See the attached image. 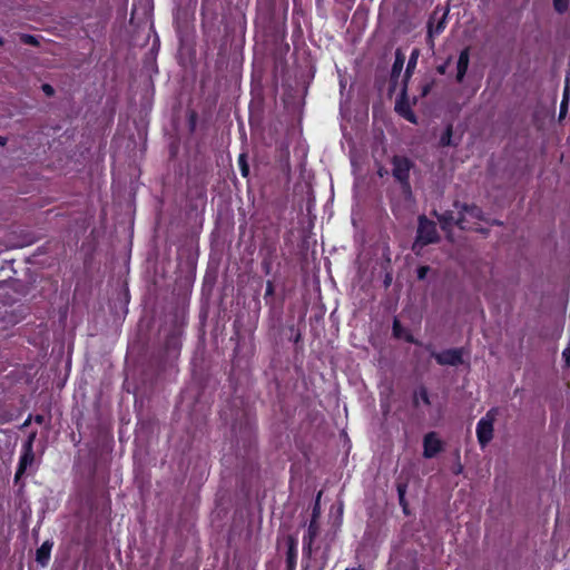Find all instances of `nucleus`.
<instances>
[{
  "instance_id": "4",
  "label": "nucleus",
  "mask_w": 570,
  "mask_h": 570,
  "mask_svg": "<svg viewBox=\"0 0 570 570\" xmlns=\"http://www.w3.org/2000/svg\"><path fill=\"white\" fill-rule=\"evenodd\" d=\"M498 415V409H491L476 424V438L484 448L493 438V424Z\"/></svg>"
},
{
  "instance_id": "8",
  "label": "nucleus",
  "mask_w": 570,
  "mask_h": 570,
  "mask_svg": "<svg viewBox=\"0 0 570 570\" xmlns=\"http://www.w3.org/2000/svg\"><path fill=\"white\" fill-rule=\"evenodd\" d=\"M395 110L400 116H402L411 124H417V118L411 109L405 90H403L401 97L396 100Z\"/></svg>"
},
{
  "instance_id": "35",
  "label": "nucleus",
  "mask_w": 570,
  "mask_h": 570,
  "mask_svg": "<svg viewBox=\"0 0 570 570\" xmlns=\"http://www.w3.org/2000/svg\"><path fill=\"white\" fill-rule=\"evenodd\" d=\"M8 139L3 136H0V146H4L7 144Z\"/></svg>"
},
{
  "instance_id": "36",
  "label": "nucleus",
  "mask_w": 570,
  "mask_h": 570,
  "mask_svg": "<svg viewBox=\"0 0 570 570\" xmlns=\"http://www.w3.org/2000/svg\"><path fill=\"white\" fill-rule=\"evenodd\" d=\"M264 267H265V273L268 274L269 273V265L268 264H264Z\"/></svg>"
},
{
  "instance_id": "10",
  "label": "nucleus",
  "mask_w": 570,
  "mask_h": 570,
  "mask_svg": "<svg viewBox=\"0 0 570 570\" xmlns=\"http://www.w3.org/2000/svg\"><path fill=\"white\" fill-rule=\"evenodd\" d=\"M446 27V12L443 13V16L439 19V21L434 24L433 18H430L428 22V42L431 45V47L434 46L433 38L435 36L441 35Z\"/></svg>"
},
{
  "instance_id": "14",
  "label": "nucleus",
  "mask_w": 570,
  "mask_h": 570,
  "mask_svg": "<svg viewBox=\"0 0 570 570\" xmlns=\"http://www.w3.org/2000/svg\"><path fill=\"white\" fill-rule=\"evenodd\" d=\"M452 137H453V125L448 124L440 137L439 146L440 147L456 146L458 142L453 141Z\"/></svg>"
},
{
  "instance_id": "30",
  "label": "nucleus",
  "mask_w": 570,
  "mask_h": 570,
  "mask_svg": "<svg viewBox=\"0 0 570 570\" xmlns=\"http://www.w3.org/2000/svg\"><path fill=\"white\" fill-rule=\"evenodd\" d=\"M196 118H197V115L195 111H191L190 116H189V127L191 130H194L195 126H196Z\"/></svg>"
},
{
  "instance_id": "9",
  "label": "nucleus",
  "mask_w": 570,
  "mask_h": 570,
  "mask_svg": "<svg viewBox=\"0 0 570 570\" xmlns=\"http://www.w3.org/2000/svg\"><path fill=\"white\" fill-rule=\"evenodd\" d=\"M432 355L441 365H458L462 363L460 350H446L441 353H433Z\"/></svg>"
},
{
  "instance_id": "34",
  "label": "nucleus",
  "mask_w": 570,
  "mask_h": 570,
  "mask_svg": "<svg viewBox=\"0 0 570 570\" xmlns=\"http://www.w3.org/2000/svg\"><path fill=\"white\" fill-rule=\"evenodd\" d=\"M377 174H379V176H380V177H383L384 175H386V174H387V170H386V169H384V168H380V169L377 170Z\"/></svg>"
},
{
  "instance_id": "32",
  "label": "nucleus",
  "mask_w": 570,
  "mask_h": 570,
  "mask_svg": "<svg viewBox=\"0 0 570 570\" xmlns=\"http://www.w3.org/2000/svg\"><path fill=\"white\" fill-rule=\"evenodd\" d=\"M432 89V83H425L423 87H422V92H421V96L422 97H425L430 94Z\"/></svg>"
},
{
  "instance_id": "11",
  "label": "nucleus",
  "mask_w": 570,
  "mask_h": 570,
  "mask_svg": "<svg viewBox=\"0 0 570 570\" xmlns=\"http://www.w3.org/2000/svg\"><path fill=\"white\" fill-rule=\"evenodd\" d=\"M286 547L287 570H295L297 560V539L294 535H287Z\"/></svg>"
},
{
  "instance_id": "39",
  "label": "nucleus",
  "mask_w": 570,
  "mask_h": 570,
  "mask_svg": "<svg viewBox=\"0 0 570 570\" xmlns=\"http://www.w3.org/2000/svg\"><path fill=\"white\" fill-rule=\"evenodd\" d=\"M346 570H362L361 568H347Z\"/></svg>"
},
{
  "instance_id": "18",
  "label": "nucleus",
  "mask_w": 570,
  "mask_h": 570,
  "mask_svg": "<svg viewBox=\"0 0 570 570\" xmlns=\"http://www.w3.org/2000/svg\"><path fill=\"white\" fill-rule=\"evenodd\" d=\"M237 163H238V167H239L242 177L247 178L250 173L249 164L247 160V154L246 153L239 154Z\"/></svg>"
},
{
  "instance_id": "31",
  "label": "nucleus",
  "mask_w": 570,
  "mask_h": 570,
  "mask_svg": "<svg viewBox=\"0 0 570 570\" xmlns=\"http://www.w3.org/2000/svg\"><path fill=\"white\" fill-rule=\"evenodd\" d=\"M563 357L568 366H570V341L568 347L563 351Z\"/></svg>"
},
{
  "instance_id": "37",
  "label": "nucleus",
  "mask_w": 570,
  "mask_h": 570,
  "mask_svg": "<svg viewBox=\"0 0 570 570\" xmlns=\"http://www.w3.org/2000/svg\"><path fill=\"white\" fill-rule=\"evenodd\" d=\"M36 422L41 423V422H42V416L38 415V416L36 417Z\"/></svg>"
},
{
  "instance_id": "19",
  "label": "nucleus",
  "mask_w": 570,
  "mask_h": 570,
  "mask_svg": "<svg viewBox=\"0 0 570 570\" xmlns=\"http://www.w3.org/2000/svg\"><path fill=\"white\" fill-rule=\"evenodd\" d=\"M421 403L424 405H430V397L425 387H420L414 393V404L419 406Z\"/></svg>"
},
{
  "instance_id": "17",
  "label": "nucleus",
  "mask_w": 570,
  "mask_h": 570,
  "mask_svg": "<svg viewBox=\"0 0 570 570\" xmlns=\"http://www.w3.org/2000/svg\"><path fill=\"white\" fill-rule=\"evenodd\" d=\"M568 102H569V80L566 81V87L563 90L562 100L560 104V110H559V119L562 120L567 112H568Z\"/></svg>"
},
{
  "instance_id": "27",
  "label": "nucleus",
  "mask_w": 570,
  "mask_h": 570,
  "mask_svg": "<svg viewBox=\"0 0 570 570\" xmlns=\"http://www.w3.org/2000/svg\"><path fill=\"white\" fill-rule=\"evenodd\" d=\"M450 63L451 58H448L442 65L436 66V72L442 76L445 75Z\"/></svg>"
},
{
  "instance_id": "7",
  "label": "nucleus",
  "mask_w": 570,
  "mask_h": 570,
  "mask_svg": "<svg viewBox=\"0 0 570 570\" xmlns=\"http://www.w3.org/2000/svg\"><path fill=\"white\" fill-rule=\"evenodd\" d=\"M442 450V442L435 432H430L423 440V456L431 459Z\"/></svg>"
},
{
  "instance_id": "26",
  "label": "nucleus",
  "mask_w": 570,
  "mask_h": 570,
  "mask_svg": "<svg viewBox=\"0 0 570 570\" xmlns=\"http://www.w3.org/2000/svg\"><path fill=\"white\" fill-rule=\"evenodd\" d=\"M320 498H321V493H318V495H317L316 502H315L314 508H313V513H312V519L311 520L318 521V518H320V514H321Z\"/></svg>"
},
{
  "instance_id": "21",
  "label": "nucleus",
  "mask_w": 570,
  "mask_h": 570,
  "mask_svg": "<svg viewBox=\"0 0 570 570\" xmlns=\"http://www.w3.org/2000/svg\"><path fill=\"white\" fill-rule=\"evenodd\" d=\"M552 4L557 13L563 14L569 9L570 0H552Z\"/></svg>"
},
{
  "instance_id": "15",
  "label": "nucleus",
  "mask_w": 570,
  "mask_h": 570,
  "mask_svg": "<svg viewBox=\"0 0 570 570\" xmlns=\"http://www.w3.org/2000/svg\"><path fill=\"white\" fill-rule=\"evenodd\" d=\"M52 544L48 541L43 542L42 546L37 550V561L41 566H46L50 558V551H51Z\"/></svg>"
},
{
  "instance_id": "1",
  "label": "nucleus",
  "mask_w": 570,
  "mask_h": 570,
  "mask_svg": "<svg viewBox=\"0 0 570 570\" xmlns=\"http://www.w3.org/2000/svg\"><path fill=\"white\" fill-rule=\"evenodd\" d=\"M392 176L399 184L402 194L407 198L412 196L411 170L415 164L404 155H394L391 158Z\"/></svg>"
},
{
  "instance_id": "3",
  "label": "nucleus",
  "mask_w": 570,
  "mask_h": 570,
  "mask_svg": "<svg viewBox=\"0 0 570 570\" xmlns=\"http://www.w3.org/2000/svg\"><path fill=\"white\" fill-rule=\"evenodd\" d=\"M439 240L440 236L435 223L430 220L425 215H421L419 217V225L415 242L413 244V250H415L417 247L422 248L430 244H435Z\"/></svg>"
},
{
  "instance_id": "29",
  "label": "nucleus",
  "mask_w": 570,
  "mask_h": 570,
  "mask_svg": "<svg viewBox=\"0 0 570 570\" xmlns=\"http://www.w3.org/2000/svg\"><path fill=\"white\" fill-rule=\"evenodd\" d=\"M171 344H173V353L176 354L179 348V337L177 335L173 336Z\"/></svg>"
},
{
  "instance_id": "23",
  "label": "nucleus",
  "mask_w": 570,
  "mask_h": 570,
  "mask_svg": "<svg viewBox=\"0 0 570 570\" xmlns=\"http://www.w3.org/2000/svg\"><path fill=\"white\" fill-rule=\"evenodd\" d=\"M417 56H419V51L417 50H414L411 56H410V59L407 61V66H406V76H409L412 70L416 67V61H417Z\"/></svg>"
},
{
  "instance_id": "20",
  "label": "nucleus",
  "mask_w": 570,
  "mask_h": 570,
  "mask_svg": "<svg viewBox=\"0 0 570 570\" xmlns=\"http://www.w3.org/2000/svg\"><path fill=\"white\" fill-rule=\"evenodd\" d=\"M404 65V56L400 52V50L396 51L395 60L392 66V76L399 75L403 68Z\"/></svg>"
},
{
  "instance_id": "2",
  "label": "nucleus",
  "mask_w": 570,
  "mask_h": 570,
  "mask_svg": "<svg viewBox=\"0 0 570 570\" xmlns=\"http://www.w3.org/2000/svg\"><path fill=\"white\" fill-rule=\"evenodd\" d=\"M454 208L458 209V217L455 226L463 230H476L475 225L484 219V213L481 207L472 204H461L455 200L453 204Z\"/></svg>"
},
{
  "instance_id": "13",
  "label": "nucleus",
  "mask_w": 570,
  "mask_h": 570,
  "mask_svg": "<svg viewBox=\"0 0 570 570\" xmlns=\"http://www.w3.org/2000/svg\"><path fill=\"white\" fill-rule=\"evenodd\" d=\"M434 215L436 216L443 232H450L452 227L455 225V220L458 217L454 216V213L452 210H445L442 214H438L436 212H434Z\"/></svg>"
},
{
  "instance_id": "33",
  "label": "nucleus",
  "mask_w": 570,
  "mask_h": 570,
  "mask_svg": "<svg viewBox=\"0 0 570 570\" xmlns=\"http://www.w3.org/2000/svg\"><path fill=\"white\" fill-rule=\"evenodd\" d=\"M35 438H36V433H31V434L28 436L27 441L24 442V443H30L31 449H33V441H35Z\"/></svg>"
},
{
  "instance_id": "22",
  "label": "nucleus",
  "mask_w": 570,
  "mask_h": 570,
  "mask_svg": "<svg viewBox=\"0 0 570 570\" xmlns=\"http://www.w3.org/2000/svg\"><path fill=\"white\" fill-rule=\"evenodd\" d=\"M19 39L23 45H29L32 47H38L40 45L38 37L33 35L20 33Z\"/></svg>"
},
{
  "instance_id": "5",
  "label": "nucleus",
  "mask_w": 570,
  "mask_h": 570,
  "mask_svg": "<svg viewBox=\"0 0 570 570\" xmlns=\"http://www.w3.org/2000/svg\"><path fill=\"white\" fill-rule=\"evenodd\" d=\"M35 462V453L33 449H31L30 443H23L22 454L19 460V464L17 468V472L14 475L16 482L24 474L26 470L31 466Z\"/></svg>"
},
{
  "instance_id": "24",
  "label": "nucleus",
  "mask_w": 570,
  "mask_h": 570,
  "mask_svg": "<svg viewBox=\"0 0 570 570\" xmlns=\"http://www.w3.org/2000/svg\"><path fill=\"white\" fill-rule=\"evenodd\" d=\"M274 293H275L274 282L273 281H267L266 282V288H265V295H264L265 301L268 302V298L273 297Z\"/></svg>"
},
{
  "instance_id": "6",
  "label": "nucleus",
  "mask_w": 570,
  "mask_h": 570,
  "mask_svg": "<svg viewBox=\"0 0 570 570\" xmlns=\"http://www.w3.org/2000/svg\"><path fill=\"white\" fill-rule=\"evenodd\" d=\"M320 533V523L318 521L311 520L307 527V531L303 537V553L304 556L311 558L313 553V544L314 540Z\"/></svg>"
},
{
  "instance_id": "25",
  "label": "nucleus",
  "mask_w": 570,
  "mask_h": 570,
  "mask_svg": "<svg viewBox=\"0 0 570 570\" xmlns=\"http://www.w3.org/2000/svg\"><path fill=\"white\" fill-rule=\"evenodd\" d=\"M430 272V266L428 265H422V266H419V268L416 269V277L419 281H423L426 278L428 274Z\"/></svg>"
},
{
  "instance_id": "16",
  "label": "nucleus",
  "mask_w": 570,
  "mask_h": 570,
  "mask_svg": "<svg viewBox=\"0 0 570 570\" xmlns=\"http://www.w3.org/2000/svg\"><path fill=\"white\" fill-rule=\"evenodd\" d=\"M393 334L395 337L405 340L406 342H414L413 336L404 328L403 323H393Z\"/></svg>"
},
{
  "instance_id": "38",
  "label": "nucleus",
  "mask_w": 570,
  "mask_h": 570,
  "mask_svg": "<svg viewBox=\"0 0 570 570\" xmlns=\"http://www.w3.org/2000/svg\"><path fill=\"white\" fill-rule=\"evenodd\" d=\"M4 45V39L2 37H0V46H3Z\"/></svg>"
},
{
  "instance_id": "28",
  "label": "nucleus",
  "mask_w": 570,
  "mask_h": 570,
  "mask_svg": "<svg viewBox=\"0 0 570 570\" xmlns=\"http://www.w3.org/2000/svg\"><path fill=\"white\" fill-rule=\"evenodd\" d=\"M41 89H42L43 94H45L47 97H52V96L55 95V92H56V91H55V88H53L51 85H49V83H43V85L41 86Z\"/></svg>"
},
{
  "instance_id": "12",
  "label": "nucleus",
  "mask_w": 570,
  "mask_h": 570,
  "mask_svg": "<svg viewBox=\"0 0 570 570\" xmlns=\"http://www.w3.org/2000/svg\"><path fill=\"white\" fill-rule=\"evenodd\" d=\"M470 62V48L461 50L456 62V81L461 83L466 75Z\"/></svg>"
}]
</instances>
